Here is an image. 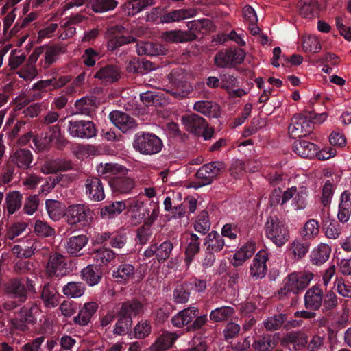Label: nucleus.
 <instances>
[{"instance_id": "nucleus-52", "label": "nucleus", "mask_w": 351, "mask_h": 351, "mask_svg": "<svg viewBox=\"0 0 351 351\" xmlns=\"http://www.w3.org/2000/svg\"><path fill=\"white\" fill-rule=\"evenodd\" d=\"M340 225L335 219H326L324 221L323 228L325 230V234L328 238L336 239L340 234Z\"/></svg>"}, {"instance_id": "nucleus-28", "label": "nucleus", "mask_w": 351, "mask_h": 351, "mask_svg": "<svg viewBox=\"0 0 351 351\" xmlns=\"http://www.w3.org/2000/svg\"><path fill=\"white\" fill-rule=\"evenodd\" d=\"M196 11L193 9H178L165 12L160 16L162 23L178 22L195 16Z\"/></svg>"}, {"instance_id": "nucleus-42", "label": "nucleus", "mask_w": 351, "mask_h": 351, "mask_svg": "<svg viewBox=\"0 0 351 351\" xmlns=\"http://www.w3.org/2000/svg\"><path fill=\"white\" fill-rule=\"evenodd\" d=\"M72 77L70 75H60L55 71L51 74L49 79L45 80V84L48 86L49 90H54L64 86L71 82Z\"/></svg>"}, {"instance_id": "nucleus-33", "label": "nucleus", "mask_w": 351, "mask_h": 351, "mask_svg": "<svg viewBox=\"0 0 351 351\" xmlns=\"http://www.w3.org/2000/svg\"><path fill=\"white\" fill-rule=\"evenodd\" d=\"M351 215V193L345 191L340 197L337 217L342 223L347 222Z\"/></svg>"}, {"instance_id": "nucleus-62", "label": "nucleus", "mask_w": 351, "mask_h": 351, "mask_svg": "<svg viewBox=\"0 0 351 351\" xmlns=\"http://www.w3.org/2000/svg\"><path fill=\"white\" fill-rule=\"evenodd\" d=\"M136 51L139 56H154L158 53V45L149 42L137 43Z\"/></svg>"}, {"instance_id": "nucleus-17", "label": "nucleus", "mask_w": 351, "mask_h": 351, "mask_svg": "<svg viewBox=\"0 0 351 351\" xmlns=\"http://www.w3.org/2000/svg\"><path fill=\"white\" fill-rule=\"evenodd\" d=\"M110 121L123 133L134 128L136 125L134 119L128 114L119 110H114L109 114Z\"/></svg>"}, {"instance_id": "nucleus-29", "label": "nucleus", "mask_w": 351, "mask_h": 351, "mask_svg": "<svg viewBox=\"0 0 351 351\" xmlns=\"http://www.w3.org/2000/svg\"><path fill=\"white\" fill-rule=\"evenodd\" d=\"M33 161V155L30 150L21 148L17 149L11 156L10 162L22 169H27L30 167Z\"/></svg>"}, {"instance_id": "nucleus-26", "label": "nucleus", "mask_w": 351, "mask_h": 351, "mask_svg": "<svg viewBox=\"0 0 351 351\" xmlns=\"http://www.w3.org/2000/svg\"><path fill=\"white\" fill-rule=\"evenodd\" d=\"M135 267L132 264L123 263L120 265L117 270H113L112 276L117 282L126 285L134 278Z\"/></svg>"}, {"instance_id": "nucleus-19", "label": "nucleus", "mask_w": 351, "mask_h": 351, "mask_svg": "<svg viewBox=\"0 0 351 351\" xmlns=\"http://www.w3.org/2000/svg\"><path fill=\"white\" fill-rule=\"evenodd\" d=\"M293 149L302 158H313L317 154L319 147L307 140L302 138L293 143Z\"/></svg>"}, {"instance_id": "nucleus-12", "label": "nucleus", "mask_w": 351, "mask_h": 351, "mask_svg": "<svg viewBox=\"0 0 351 351\" xmlns=\"http://www.w3.org/2000/svg\"><path fill=\"white\" fill-rule=\"evenodd\" d=\"M46 273L51 278L66 276L68 268L65 256L59 253L51 254L46 265Z\"/></svg>"}, {"instance_id": "nucleus-37", "label": "nucleus", "mask_w": 351, "mask_h": 351, "mask_svg": "<svg viewBox=\"0 0 351 351\" xmlns=\"http://www.w3.org/2000/svg\"><path fill=\"white\" fill-rule=\"evenodd\" d=\"M194 36L180 29L169 30L162 33V38L167 42L185 43L194 40Z\"/></svg>"}, {"instance_id": "nucleus-25", "label": "nucleus", "mask_w": 351, "mask_h": 351, "mask_svg": "<svg viewBox=\"0 0 351 351\" xmlns=\"http://www.w3.org/2000/svg\"><path fill=\"white\" fill-rule=\"evenodd\" d=\"M40 298L46 307L52 308L59 304L60 295L54 285L47 283L43 287Z\"/></svg>"}, {"instance_id": "nucleus-9", "label": "nucleus", "mask_w": 351, "mask_h": 351, "mask_svg": "<svg viewBox=\"0 0 351 351\" xmlns=\"http://www.w3.org/2000/svg\"><path fill=\"white\" fill-rule=\"evenodd\" d=\"M38 313L36 304H27L15 313L14 317L10 319V324L16 330L26 331L29 329V325L36 322V315Z\"/></svg>"}, {"instance_id": "nucleus-4", "label": "nucleus", "mask_w": 351, "mask_h": 351, "mask_svg": "<svg viewBox=\"0 0 351 351\" xmlns=\"http://www.w3.org/2000/svg\"><path fill=\"white\" fill-rule=\"evenodd\" d=\"M163 147L162 140L150 132H138L134 136L133 147L141 154L153 155L159 153Z\"/></svg>"}, {"instance_id": "nucleus-55", "label": "nucleus", "mask_w": 351, "mask_h": 351, "mask_svg": "<svg viewBox=\"0 0 351 351\" xmlns=\"http://www.w3.org/2000/svg\"><path fill=\"white\" fill-rule=\"evenodd\" d=\"M229 49H222L218 51L214 57L215 64L218 68H232Z\"/></svg>"}, {"instance_id": "nucleus-7", "label": "nucleus", "mask_w": 351, "mask_h": 351, "mask_svg": "<svg viewBox=\"0 0 351 351\" xmlns=\"http://www.w3.org/2000/svg\"><path fill=\"white\" fill-rule=\"evenodd\" d=\"M267 237L278 247L282 246L289 239V234L285 221L277 216H270L265 224Z\"/></svg>"}, {"instance_id": "nucleus-30", "label": "nucleus", "mask_w": 351, "mask_h": 351, "mask_svg": "<svg viewBox=\"0 0 351 351\" xmlns=\"http://www.w3.org/2000/svg\"><path fill=\"white\" fill-rule=\"evenodd\" d=\"M154 212L150 217L143 222V226L137 229L136 237L141 245L145 244L152 235V226L157 219V208L155 206Z\"/></svg>"}, {"instance_id": "nucleus-59", "label": "nucleus", "mask_w": 351, "mask_h": 351, "mask_svg": "<svg viewBox=\"0 0 351 351\" xmlns=\"http://www.w3.org/2000/svg\"><path fill=\"white\" fill-rule=\"evenodd\" d=\"M309 250V243L307 241H302L296 240L293 241L290 247L295 257L302 258L304 257Z\"/></svg>"}, {"instance_id": "nucleus-16", "label": "nucleus", "mask_w": 351, "mask_h": 351, "mask_svg": "<svg viewBox=\"0 0 351 351\" xmlns=\"http://www.w3.org/2000/svg\"><path fill=\"white\" fill-rule=\"evenodd\" d=\"M267 260V254L265 250H261L255 255L250 267V275L252 278L262 279L265 277L267 271L266 265Z\"/></svg>"}, {"instance_id": "nucleus-40", "label": "nucleus", "mask_w": 351, "mask_h": 351, "mask_svg": "<svg viewBox=\"0 0 351 351\" xmlns=\"http://www.w3.org/2000/svg\"><path fill=\"white\" fill-rule=\"evenodd\" d=\"M105 245L103 247L95 250L93 253L94 261L99 265H108L116 256V253Z\"/></svg>"}, {"instance_id": "nucleus-49", "label": "nucleus", "mask_w": 351, "mask_h": 351, "mask_svg": "<svg viewBox=\"0 0 351 351\" xmlns=\"http://www.w3.org/2000/svg\"><path fill=\"white\" fill-rule=\"evenodd\" d=\"M117 4L116 0H92L91 8L95 12L102 13L114 10Z\"/></svg>"}, {"instance_id": "nucleus-44", "label": "nucleus", "mask_w": 351, "mask_h": 351, "mask_svg": "<svg viewBox=\"0 0 351 351\" xmlns=\"http://www.w3.org/2000/svg\"><path fill=\"white\" fill-rule=\"evenodd\" d=\"M84 284L81 282H68L62 289L63 293L70 298H79L84 294Z\"/></svg>"}, {"instance_id": "nucleus-34", "label": "nucleus", "mask_w": 351, "mask_h": 351, "mask_svg": "<svg viewBox=\"0 0 351 351\" xmlns=\"http://www.w3.org/2000/svg\"><path fill=\"white\" fill-rule=\"evenodd\" d=\"M103 273L97 265H89L81 271L82 278L89 285L95 286L101 280Z\"/></svg>"}, {"instance_id": "nucleus-41", "label": "nucleus", "mask_w": 351, "mask_h": 351, "mask_svg": "<svg viewBox=\"0 0 351 351\" xmlns=\"http://www.w3.org/2000/svg\"><path fill=\"white\" fill-rule=\"evenodd\" d=\"M331 249L327 244L322 243L311 254V262L313 265H319L325 263L330 256Z\"/></svg>"}, {"instance_id": "nucleus-6", "label": "nucleus", "mask_w": 351, "mask_h": 351, "mask_svg": "<svg viewBox=\"0 0 351 351\" xmlns=\"http://www.w3.org/2000/svg\"><path fill=\"white\" fill-rule=\"evenodd\" d=\"M64 218L71 226H88L93 219V213L88 205L75 204L68 206L64 213Z\"/></svg>"}, {"instance_id": "nucleus-48", "label": "nucleus", "mask_w": 351, "mask_h": 351, "mask_svg": "<svg viewBox=\"0 0 351 351\" xmlns=\"http://www.w3.org/2000/svg\"><path fill=\"white\" fill-rule=\"evenodd\" d=\"M156 260L159 263H163L170 257L173 245L171 241L167 240L160 245L156 243Z\"/></svg>"}, {"instance_id": "nucleus-23", "label": "nucleus", "mask_w": 351, "mask_h": 351, "mask_svg": "<svg viewBox=\"0 0 351 351\" xmlns=\"http://www.w3.org/2000/svg\"><path fill=\"white\" fill-rule=\"evenodd\" d=\"M182 121L186 130L195 135H200L207 123L203 117L194 113L183 116Z\"/></svg>"}, {"instance_id": "nucleus-15", "label": "nucleus", "mask_w": 351, "mask_h": 351, "mask_svg": "<svg viewBox=\"0 0 351 351\" xmlns=\"http://www.w3.org/2000/svg\"><path fill=\"white\" fill-rule=\"evenodd\" d=\"M184 263L189 268L195 259V257L200 252V239L195 233H191L185 239Z\"/></svg>"}, {"instance_id": "nucleus-21", "label": "nucleus", "mask_w": 351, "mask_h": 351, "mask_svg": "<svg viewBox=\"0 0 351 351\" xmlns=\"http://www.w3.org/2000/svg\"><path fill=\"white\" fill-rule=\"evenodd\" d=\"M178 337L179 335L176 332L165 331L156 338L149 349L151 351H166L173 345Z\"/></svg>"}, {"instance_id": "nucleus-22", "label": "nucleus", "mask_w": 351, "mask_h": 351, "mask_svg": "<svg viewBox=\"0 0 351 351\" xmlns=\"http://www.w3.org/2000/svg\"><path fill=\"white\" fill-rule=\"evenodd\" d=\"M94 77L101 80L103 84H112L119 80L120 72L117 66L108 64L101 67L95 73Z\"/></svg>"}, {"instance_id": "nucleus-47", "label": "nucleus", "mask_w": 351, "mask_h": 351, "mask_svg": "<svg viewBox=\"0 0 351 351\" xmlns=\"http://www.w3.org/2000/svg\"><path fill=\"white\" fill-rule=\"evenodd\" d=\"M141 101L147 106H154L155 107L161 106L163 104L162 95L158 92L147 91L140 94Z\"/></svg>"}, {"instance_id": "nucleus-31", "label": "nucleus", "mask_w": 351, "mask_h": 351, "mask_svg": "<svg viewBox=\"0 0 351 351\" xmlns=\"http://www.w3.org/2000/svg\"><path fill=\"white\" fill-rule=\"evenodd\" d=\"M204 245L206 250L215 254L222 250L225 246V240L219 232L213 230L205 237Z\"/></svg>"}, {"instance_id": "nucleus-51", "label": "nucleus", "mask_w": 351, "mask_h": 351, "mask_svg": "<svg viewBox=\"0 0 351 351\" xmlns=\"http://www.w3.org/2000/svg\"><path fill=\"white\" fill-rule=\"evenodd\" d=\"M306 340L300 338L299 335L296 332L288 333L284 339L283 343H287L289 349H293L295 350H300L304 347Z\"/></svg>"}, {"instance_id": "nucleus-45", "label": "nucleus", "mask_w": 351, "mask_h": 351, "mask_svg": "<svg viewBox=\"0 0 351 351\" xmlns=\"http://www.w3.org/2000/svg\"><path fill=\"white\" fill-rule=\"evenodd\" d=\"M151 332V322L147 319H141L133 329V335L134 338L138 339H143L147 337Z\"/></svg>"}, {"instance_id": "nucleus-14", "label": "nucleus", "mask_w": 351, "mask_h": 351, "mask_svg": "<svg viewBox=\"0 0 351 351\" xmlns=\"http://www.w3.org/2000/svg\"><path fill=\"white\" fill-rule=\"evenodd\" d=\"M85 194L93 202H101L105 198L104 184L98 176H88L84 181Z\"/></svg>"}, {"instance_id": "nucleus-24", "label": "nucleus", "mask_w": 351, "mask_h": 351, "mask_svg": "<svg viewBox=\"0 0 351 351\" xmlns=\"http://www.w3.org/2000/svg\"><path fill=\"white\" fill-rule=\"evenodd\" d=\"M323 301V291L319 287L309 289L304 295V305L307 309L316 311L319 308Z\"/></svg>"}, {"instance_id": "nucleus-63", "label": "nucleus", "mask_w": 351, "mask_h": 351, "mask_svg": "<svg viewBox=\"0 0 351 351\" xmlns=\"http://www.w3.org/2000/svg\"><path fill=\"white\" fill-rule=\"evenodd\" d=\"M128 240L127 234L117 231L111 232L110 245L113 248L121 249L124 247Z\"/></svg>"}, {"instance_id": "nucleus-35", "label": "nucleus", "mask_w": 351, "mask_h": 351, "mask_svg": "<svg viewBox=\"0 0 351 351\" xmlns=\"http://www.w3.org/2000/svg\"><path fill=\"white\" fill-rule=\"evenodd\" d=\"M110 186L115 193H129L134 189L135 182L128 177H114L110 181Z\"/></svg>"}, {"instance_id": "nucleus-43", "label": "nucleus", "mask_w": 351, "mask_h": 351, "mask_svg": "<svg viewBox=\"0 0 351 351\" xmlns=\"http://www.w3.org/2000/svg\"><path fill=\"white\" fill-rule=\"evenodd\" d=\"M46 209L49 217L53 221L58 220L62 216L64 217V210L62 204L53 199H47L45 202Z\"/></svg>"}, {"instance_id": "nucleus-3", "label": "nucleus", "mask_w": 351, "mask_h": 351, "mask_svg": "<svg viewBox=\"0 0 351 351\" xmlns=\"http://www.w3.org/2000/svg\"><path fill=\"white\" fill-rule=\"evenodd\" d=\"M34 280L29 277L14 278L5 285L6 293L10 298L25 302L28 295H34L36 291Z\"/></svg>"}, {"instance_id": "nucleus-64", "label": "nucleus", "mask_w": 351, "mask_h": 351, "mask_svg": "<svg viewBox=\"0 0 351 351\" xmlns=\"http://www.w3.org/2000/svg\"><path fill=\"white\" fill-rule=\"evenodd\" d=\"M193 108L196 111L204 115L210 116L212 112H214L216 110L217 106L212 101L202 100L195 102Z\"/></svg>"}, {"instance_id": "nucleus-60", "label": "nucleus", "mask_w": 351, "mask_h": 351, "mask_svg": "<svg viewBox=\"0 0 351 351\" xmlns=\"http://www.w3.org/2000/svg\"><path fill=\"white\" fill-rule=\"evenodd\" d=\"M289 134L293 138L302 139L301 138L304 136L299 114L293 116L291 119V123L289 126Z\"/></svg>"}, {"instance_id": "nucleus-2", "label": "nucleus", "mask_w": 351, "mask_h": 351, "mask_svg": "<svg viewBox=\"0 0 351 351\" xmlns=\"http://www.w3.org/2000/svg\"><path fill=\"white\" fill-rule=\"evenodd\" d=\"M208 322L206 314L199 315V309L190 306L178 312L171 319V324L177 328L186 327L188 332H197L202 330Z\"/></svg>"}, {"instance_id": "nucleus-46", "label": "nucleus", "mask_w": 351, "mask_h": 351, "mask_svg": "<svg viewBox=\"0 0 351 351\" xmlns=\"http://www.w3.org/2000/svg\"><path fill=\"white\" fill-rule=\"evenodd\" d=\"M191 293L186 282L178 285L173 291L174 301L176 303H186L189 301Z\"/></svg>"}, {"instance_id": "nucleus-10", "label": "nucleus", "mask_w": 351, "mask_h": 351, "mask_svg": "<svg viewBox=\"0 0 351 351\" xmlns=\"http://www.w3.org/2000/svg\"><path fill=\"white\" fill-rule=\"evenodd\" d=\"M310 281L311 278L306 275L292 273L285 278L283 287L278 291V294L281 298L290 293L298 295L306 288Z\"/></svg>"}, {"instance_id": "nucleus-20", "label": "nucleus", "mask_w": 351, "mask_h": 351, "mask_svg": "<svg viewBox=\"0 0 351 351\" xmlns=\"http://www.w3.org/2000/svg\"><path fill=\"white\" fill-rule=\"evenodd\" d=\"M23 195L19 191H10L5 195V201L3 205V209L8 216L15 213L22 206Z\"/></svg>"}, {"instance_id": "nucleus-50", "label": "nucleus", "mask_w": 351, "mask_h": 351, "mask_svg": "<svg viewBox=\"0 0 351 351\" xmlns=\"http://www.w3.org/2000/svg\"><path fill=\"white\" fill-rule=\"evenodd\" d=\"M195 230L202 234H206L210 228V222L209 220L208 213L203 210L198 215L197 220L194 224Z\"/></svg>"}, {"instance_id": "nucleus-1", "label": "nucleus", "mask_w": 351, "mask_h": 351, "mask_svg": "<svg viewBox=\"0 0 351 351\" xmlns=\"http://www.w3.org/2000/svg\"><path fill=\"white\" fill-rule=\"evenodd\" d=\"M145 304L136 298L121 302L117 309V321L112 332L115 335L124 336L132 331V317L144 313Z\"/></svg>"}, {"instance_id": "nucleus-56", "label": "nucleus", "mask_w": 351, "mask_h": 351, "mask_svg": "<svg viewBox=\"0 0 351 351\" xmlns=\"http://www.w3.org/2000/svg\"><path fill=\"white\" fill-rule=\"evenodd\" d=\"M308 191L306 187L296 189V193L293 199V206L296 210H303L307 206Z\"/></svg>"}, {"instance_id": "nucleus-13", "label": "nucleus", "mask_w": 351, "mask_h": 351, "mask_svg": "<svg viewBox=\"0 0 351 351\" xmlns=\"http://www.w3.org/2000/svg\"><path fill=\"white\" fill-rule=\"evenodd\" d=\"M68 130L73 137L81 138H90L97 134L95 125L90 121H70Z\"/></svg>"}, {"instance_id": "nucleus-57", "label": "nucleus", "mask_w": 351, "mask_h": 351, "mask_svg": "<svg viewBox=\"0 0 351 351\" xmlns=\"http://www.w3.org/2000/svg\"><path fill=\"white\" fill-rule=\"evenodd\" d=\"M255 252V244L252 243H247L242 246L234 254V259L245 262L247 259L250 258Z\"/></svg>"}, {"instance_id": "nucleus-11", "label": "nucleus", "mask_w": 351, "mask_h": 351, "mask_svg": "<svg viewBox=\"0 0 351 351\" xmlns=\"http://www.w3.org/2000/svg\"><path fill=\"white\" fill-rule=\"evenodd\" d=\"M53 141L59 148L65 145V141L61 134L60 127L58 124L49 126V132H45L43 137L36 136L33 138L34 144L39 150L49 149Z\"/></svg>"}, {"instance_id": "nucleus-54", "label": "nucleus", "mask_w": 351, "mask_h": 351, "mask_svg": "<svg viewBox=\"0 0 351 351\" xmlns=\"http://www.w3.org/2000/svg\"><path fill=\"white\" fill-rule=\"evenodd\" d=\"M287 318V315L280 313L267 318L264 326L267 330H277L285 323Z\"/></svg>"}, {"instance_id": "nucleus-27", "label": "nucleus", "mask_w": 351, "mask_h": 351, "mask_svg": "<svg viewBox=\"0 0 351 351\" xmlns=\"http://www.w3.org/2000/svg\"><path fill=\"white\" fill-rule=\"evenodd\" d=\"M189 29L187 33L194 36V40H197L199 34H203L204 32L213 31L214 25L208 19H202L189 21L187 24Z\"/></svg>"}, {"instance_id": "nucleus-32", "label": "nucleus", "mask_w": 351, "mask_h": 351, "mask_svg": "<svg viewBox=\"0 0 351 351\" xmlns=\"http://www.w3.org/2000/svg\"><path fill=\"white\" fill-rule=\"evenodd\" d=\"M97 308L98 306L95 302H90L84 304L78 315L73 317L74 323L80 326L87 325Z\"/></svg>"}, {"instance_id": "nucleus-38", "label": "nucleus", "mask_w": 351, "mask_h": 351, "mask_svg": "<svg viewBox=\"0 0 351 351\" xmlns=\"http://www.w3.org/2000/svg\"><path fill=\"white\" fill-rule=\"evenodd\" d=\"M126 208L125 201H115L108 203L101 209L102 218H114L122 213Z\"/></svg>"}, {"instance_id": "nucleus-39", "label": "nucleus", "mask_w": 351, "mask_h": 351, "mask_svg": "<svg viewBox=\"0 0 351 351\" xmlns=\"http://www.w3.org/2000/svg\"><path fill=\"white\" fill-rule=\"evenodd\" d=\"M234 313V309L231 306H223L212 310L209 315L210 322L213 323L228 321Z\"/></svg>"}, {"instance_id": "nucleus-5", "label": "nucleus", "mask_w": 351, "mask_h": 351, "mask_svg": "<svg viewBox=\"0 0 351 351\" xmlns=\"http://www.w3.org/2000/svg\"><path fill=\"white\" fill-rule=\"evenodd\" d=\"M168 80L171 85L167 92L176 98L183 99L193 90L186 73L180 68L172 70L168 75Z\"/></svg>"}, {"instance_id": "nucleus-61", "label": "nucleus", "mask_w": 351, "mask_h": 351, "mask_svg": "<svg viewBox=\"0 0 351 351\" xmlns=\"http://www.w3.org/2000/svg\"><path fill=\"white\" fill-rule=\"evenodd\" d=\"M302 48L305 52L317 53L320 51L322 46L316 37L308 36L302 38Z\"/></svg>"}, {"instance_id": "nucleus-18", "label": "nucleus", "mask_w": 351, "mask_h": 351, "mask_svg": "<svg viewBox=\"0 0 351 351\" xmlns=\"http://www.w3.org/2000/svg\"><path fill=\"white\" fill-rule=\"evenodd\" d=\"M88 237L84 234L71 236L66 239V250L72 256L82 255L80 251L88 244Z\"/></svg>"}, {"instance_id": "nucleus-8", "label": "nucleus", "mask_w": 351, "mask_h": 351, "mask_svg": "<svg viewBox=\"0 0 351 351\" xmlns=\"http://www.w3.org/2000/svg\"><path fill=\"white\" fill-rule=\"evenodd\" d=\"M226 169V164L219 160L212 161L204 165L195 174L197 178L195 182V188L210 184Z\"/></svg>"}, {"instance_id": "nucleus-36", "label": "nucleus", "mask_w": 351, "mask_h": 351, "mask_svg": "<svg viewBox=\"0 0 351 351\" xmlns=\"http://www.w3.org/2000/svg\"><path fill=\"white\" fill-rule=\"evenodd\" d=\"M275 335L265 334L255 339L252 344L253 351H269L276 346Z\"/></svg>"}, {"instance_id": "nucleus-58", "label": "nucleus", "mask_w": 351, "mask_h": 351, "mask_svg": "<svg viewBox=\"0 0 351 351\" xmlns=\"http://www.w3.org/2000/svg\"><path fill=\"white\" fill-rule=\"evenodd\" d=\"M154 0H128L126 3L127 8L132 15L142 11L152 5Z\"/></svg>"}, {"instance_id": "nucleus-53", "label": "nucleus", "mask_w": 351, "mask_h": 351, "mask_svg": "<svg viewBox=\"0 0 351 351\" xmlns=\"http://www.w3.org/2000/svg\"><path fill=\"white\" fill-rule=\"evenodd\" d=\"M299 7L300 14L304 17H311L317 10L318 4L316 0H304L299 3Z\"/></svg>"}]
</instances>
